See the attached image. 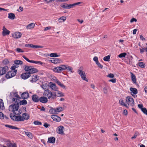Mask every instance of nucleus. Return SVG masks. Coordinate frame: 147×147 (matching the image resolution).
I'll return each mask as SVG.
<instances>
[{"mask_svg":"<svg viewBox=\"0 0 147 147\" xmlns=\"http://www.w3.org/2000/svg\"><path fill=\"white\" fill-rule=\"evenodd\" d=\"M82 3V2H80L74 3V6H76L77 5H78Z\"/></svg>","mask_w":147,"mask_h":147,"instance_id":"obj_62","label":"nucleus"},{"mask_svg":"<svg viewBox=\"0 0 147 147\" xmlns=\"http://www.w3.org/2000/svg\"><path fill=\"white\" fill-rule=\"evenodd\" d=\"M126 102L128 105L133 106L134 105V102L133 98L131 96H127L126 98Z\"/></svg>","mask_w":147,"mask_h":147,"instance_id":"obj_6","label":"nucleus"},{"mask_svg":"<svg viewBox=\"0 0 147 147\" xmlns=\"http://www.w3.org/2000/svg\"><path fill=\"white\" fill-rule=\"evenodd\" d=\"M25 134L27 135L29 138L30 139H32L33 138L32 134L29 132H25Z\"/></svg>","mask_w":147,"mask_h":147,"instance_id":"obj_35","label":"nucleus"},{"mask_svg":"<svg viewBox=\"0 0 147 147\" xmlns=\"http://www.w3.org/2000/svg\"><path fill=\"white\" fill-rule=\"evenodd\" d=\"M29 96V94L28 92H23L21 95L22 98L24 99L28 98Z\"/></svg>","mask_w":147,"mask_h":147,"instance_id":"obj_17","label":"nucleus"},{"mask_svg":"<svg viewBox=\"0 0 147 147\" xmlns=\"http://www.w3.org/2000/svg\"><path fill=\"white\" fill-rule=\"evenodd\" d=\"M27 101L25 99H24L22 100H21L20 102V105H25L27 104Z\"/></svg>","mask_w":147,"mask_h":147,"instance_id":"obj_36","label":"nucleus"},{"mask_svg":"<svg viewBox=\"0 0 147 147\" xmlns=\"http://www.w3.org/2000/svg\"><path fill=\"white\" fill-rule=\"evenodd\" d=\"M17 71L16 70H14L12 71L9 72L6 75V77L7 78H10L14 76L16 74Z\"/></svg>","mask_w":147,"mask_h":147,"instance_id":"obj_10","label":"nucleus"},{"mask_svg":"<svg viewBox=\"0 0 147 147\" xmlns=\"http://www.w3.org/2000/svg\"><path fill=\"white\" fill-rule=\"evenodd\" d=\"M35 26V24L34 23H32L28 24L26 26V28L27 29H31L33 28Z\"/></svg>","mask_w":147,"mask_h":147,"instance_id":"obj_25","label":"nucleus"},{"mask_svg":"<svg viewBox=\"0 0 147 147\" xmlns=\"http://www.w3.org/2000/svg\"><path fill=\"white\" fill-rule=\"evenodd\" d=\"M50 125L49 124H48V123H45L44 125H43V126L45 127L46 128H47L48 127H49V126H50Z\"/></svg>","mask_w":147,"mask_h":147,"instance_id":"obj_58","label":"nucleus"},{"mask_svg":"<svg viewBox=\"0 0 147 147\" xmlns=\"http://www.w3.org/2000/svg\"><path fill=\"white\" fill-rule=\"evenodd\" d=\"M51 27L50 26H48V27H46L44 29V31H47L48 30H50L51 29Z\"/></svg>","mask_w":147,"mask_h":147,"instance_id":"obj_59","label":"nucleus"},{"mask_svg":"<svg viewBox=\"0 0 147 147\" xmlns=\"http://www.w3.org/2000/svg\"><path fill=\"white\" fill-rule=\"evenodd\" d=\"M142 111L144 114L147 115V109L146 108H144V109H143Z\"/></svg>","mask_w":147,"mask_h":147,"instance_id":"obj_50","label":"nucleus"},{"mask_svg":"<svg viewBox=\"0 0 147 147\" xmlns=\"http://www.w3.org/2000/svg\"><path fill=\"white\" fill-rule=\"evenodd\" d=\"M55 139L54 137H51L48 139V142L54 144L55 143Z\"/></svg>","mask_w":147,"mask_h":147,"instance_id":"obj_20","label":"nucleus"},{"mask_svg":"<svg viewBox=\"0 0 147 147\" xmlns=\"http://www.w3.org/2000/svg\"><path fill=\"white\" fill-rule=\"evenodd\" d=\"M66 19V18L65 17L63 16L59 18L58 21L59 23H61L64 22Z\"/></svg>","mask_w":147,"mask_h":147,"instance_id":"obj_31","label":"nucleus"},{"mask_svg":"<svg viewBox=\"0 0 147 147\" xmlns=\"http://www.w3.org/2000/svg\"><path fill=\"white\" fill-rule=\"evenodd\" d=\"M109 81L112 82L113 83H115L116 82V79L115 78H113L109 80Z\"/></svg>","mask_w":147,"mask_h":147,"instance_id":"obj_55","label":"nucleus"},{"mask_svg":"<svg viewBox=\"0 0 147 147\" xmlns=\"http://www.w3.org/2000/svg\"><path fill=\"white\" fill-rule=\"evenodd\" d=\"M103 92H104V93L105 94H107V93H108L107 89L105 87V88H104Z\"/></svg>","mask_w":147,"mask_h":147,"instance_id":"obj_53","label":"nucleus"},{"mask_svg":"<svg viewBox=\"0 0 147 147\" xmlns=\"http://www.w3.org/2000/svg\"><path fill=\"white\" fill-rule=\"evenodd\" d=\"M138 107L141 109L142 111L143 109H144V108H143V105L142 104H139L138 105Z\"/></svg>","mask_w":147,"mask_h":147,"instance_id":"obj_56","label":"nucleus"},{"mask_svg":"<svg viewBox=\"0 0 147 147\" xmlns=\"http://www.w3.org/2000/svg\"><path fill=\"white\" fill-rule=\"evenodd\" d=\"M38 76L36 75H34L33 76L32 79L30 80V81L32 82H36L38 80Z\"/></svg>","mask_w":147,"mask_h":147,"instance_id":"obj_23","label":"nucleus"},{"mask_svg":"<svg viewBox=\"0 0 147 147\" xmlns=\"http://www.w3.org/2000/svg\"><path fill=\"white\" fill-rule=\"evenodd\" d=\"M50 61L54 64L59 63L62 62L61 59L57 58H52L50 60Z\"/></svg>","mask_w":147,"mask_h":147,"instance_id":"obj_9","label":"nucleus"},{"mask_svg":"<svg viewBox=\"0 0 147 147\" xmlns=\"http://www.w3.org/2000/svg\"><path fill=\"white\" fill-rule=\"evenodd\" d=\"M22 35L21 33L19 32H16L12 35L13 37L15 38H20Z\"/></svg>","mask_w":147,"mask_h":147,"instance_id":"obj_14","label":"nucleus"},{"mask_svg":"<svg viewBox=\"0 0 147 147\" xmlns=\"http://www.w3.org/2000/svg\"><path fill=\"white\" fill-rule=\"evenodd\" d=\"M67 5L68 4L67 3L61 4V7L65 9H67Z\"/></svg>","mask_w":147,"mask_h":147,"instance_id":"obj_43","label":"nucleus"},{"mask_svg":"<svg viewBox=\"0 0 147 147\" xmlns=\"http://www.w3.org/2000/svg\"><path fill=\"white\" fill-rule=\"evenodd\" d=\"M119 102L121 105L125 107L127 106V105L125 103L124 100H119Z\"/></svg>","mask_w":147,"mask_h":147,"instance_id":"obj_40","label":"nucleus"},{"mask_svg":"<svg viewBox=\"0 0 147 147\" xmlns=\"http://www.w3.org/2000/svg\"><path fill=\"white\" fill-rule=\"evenodd\" d=\"M47 85L46 84H42L41 86V87L43 89L45 90V89H46L47 87Z\"/></svg>","mask_w":147,"mask_h":147,"instance_id":"obj_52","label":"nucleus"},{"mask_svg":"<svg viewBox=\"0 0 147 147\" xmlns=\"http://www.w3.org/2000/svg\"><path fill=\"white\" fill-rule=\"evenodd\" d=\"M74 6V4H69L68 5H67V9H70L72 7H73Z\"/></svg>","mask_w":147,"mask_h":147,"instance_id":"obj_51","label":"nucleus"},{"mask_svg":"<svg viewBox=\"0 0 147 147\" xmlns=\"http://www.w3.org/2000/svg\"><path fill=\"white\" fill-rule=\"evenodd\" d=\"M73 68L70 66L64 65H61L60 66L55 67L53 69V71L56 72L60 73L63 71L67 70L72 73Z\"/></svg>","mask_w":147,"mask_h":147,"instance_id":"obj_2","label":"nucleus"},{"mask_svg":"<svg viewBox=\"0 0 147 147\" xmlns=\"http://www.w3.org/2000/svg\"><path fill=\"white\" fill-rule=\"evenodd\" d=\"M123 113L124 115H127V110L126 109L124 110L123 111Z\"/></svg>","mask_w":147,"mask_h":147,"instance_id":"obj_61","label":"nucleus"},{"mask_svg":"<svg viewBox=\"0 0 147 147\" xmlns=\"http://www.w3.org/2000/svg\"><path fill=\"white\" fill-rule=\"evenodd\" d=\"M57 96H64V94H63V93L62 92L59 91L58 92H57Z\"/></svg>","mask_w":147,"mask_h":147,"instance_id":"obj_44","label":"nucleus"},{"mask_svg":"<svg viewBox=\"0 0 147 147\" xmlns=\"http://www.w3.org/2000/svg\"><path fill=\"white\" fill-rule=\"evenodd\" d=\"M137 20L135 18H133L130 21V22L131 23H132V22H137Z\"/></svg>","mask_w":147,"mask_h":147,"instance_id":"obj_57","label":"nucleus"},{"mask_svg":"<svg viewBox=\"0 0 147 147\" xmlns=\"http://www.w3.org/2000/svg\"><path fill=\"white\" fill-rule=\"evenodd\" d=\"M10 117L11 119L13 120L16 121H22V116L20 115L16 116L12 113L10 114Z\"/></svg>","mask_w":147,"mask_h":147,"instance_id":"obj_5","label":"nucleus"},{"mask_svg":"<svg viewBox=\"0 0 147 147\" xmlns=\"http://www.w3.org/2000/svg\"><path fill=\"white\" fill-rule=\"evenodd\" d=\"M130 73L131 74V78L132 81L134 83L136 84V80L135 76L131 72H130Z\"/></svg>","mask_w":147,"mask_h":147,"instance_id":"obj_22","label":"nucleus"},{"mask_svg":"<svg viewBox=\"0 0 147 147\" xmlns=\"http://www.w3.org/2000/svg\"><path fill=\"white\" fill-rule=\"evenodd\" d=\"M4 106V103L3 100L1 99H0V109L2 106L3 107Z\"/></svg>","mask_w":147,"mask_h":147,"instance_id":"obj_47","label":"nucleus"},{"mask_svg":"<svg viewBox=\"0 0 147 147\" xmlns=\"http://www.w3.org/2000/svg\"><path fill=\"white\" fill-rule=\"evenodd\" d=\"M30 47L34 49H37L42 48L43 47L39 45H34L32 44H30Z\"/></svg>","mask_w":147,"mask_h":147,"instance_id":"obj_32","label":"nucleus"},{"mask_svg":"<svg viewBox=\"0 0 147 147\" xmlns=\"http://www.w3.org/2000/svg\"><path fill=\"white\" fill-rule=\"evenodd\" d=\"M34 124L36 125H42V123L41 122H40L38 121H35L34 122Z\"/></svg>","mask_w":147,"mask_h":147,"instance_id":"obj_46","label":"nucleus"},{"mask_svg":"<svg viewBox=\"0 0 147 147\" xmlns=\"http://www.w3.org/2000/svg\"><path fill=\"white\" fill-rule=\"evenodd\" d=\"M19 101L18 98H13L12 101L16 103L10 105L9 107V111L12 112L13 114L16 115H20L21 113V112L18 110L19 106L18 101Z\"/></svg>","mask_w":147,"mask_h":147,"instance_id":"obj_1","label":"nucleus"},{"mask_svg":"<svg viewBox=\"0 0 147 147\" xmlns=\"http://www.w3.org/2000/svg\"><path fill=\"white\" fill-rule=\"evenodd\" d=\"M30 118L29 115L26 113H24L22 114V121L24 120H28Z\"/></svg>","mask_w":147,"mask_h":147,"instance_id":"obj_18","label":"nucleus"},{"mask_svg":"<svg viewBox=\"0 0 147 147\" xmlns=\"http://www.w3.org/2000/svg\"><path fill=\"white\" fill-rule=\"evenodd\" d=\"M15 51H17L18 53H23L24 51H22V49L19 48H17L15 50Z\"/></svg>","mask_w":147,"mask_h":147,"instance_id":"obj_45","label":"nucleus"},{"mask_svg":"<svg viewBox=\"0 0 147 147\" xmlns=\"http://www.w3.org/2000/svg\"><path fill=\"white\" fill-rule=\"evenodd\" d=\"M110 57V56L109 55L103 58V60L105 61H109Z\"/></svg>","mask_w":147,"mask_h":147,"instance_id":"obj_38","label":"nucleus"},{"mask_svg":"<svg viewBox=\"0 0 147 147\" xmlns=\"http://www.w3.org/2000/svg\"><path fill=\"white\" fill-rule=\"evenodd\" d=\"M56 82L60 86L63 88V89H65L66 86H65L64 84L61 83L59 82L58 80H57L56 81Z\"/></svg>","mask_w":147,"mask_h":147,"instance_id":"obj_26","label":"nucleus"},{"mask_svg":"<svg viewBox=\"0 0 147 147\" xmlns=\"http://www.w3.org/2000/svg\"><path fill=\"white\" fill-rule=\"evenodd\" d=\"M22 57L27 61L30 63H32L36 64H39L40 65H42L43 64V63L40 61H36L34 60H30L24 55Z\"/></svg>","mask_w":147,"mask_h":147,"instance_id":"obj_8","label":"nucleus"},{"mask_svg":"<svg viewBox=\"0 0 147 147\" xmlns=\"http://www.w3.org/2000/svg\"><path fill=\"white\" fill-rule=\"evenodd\" d=\"M50 56L52 57H59V55H57L56 53H53L50 54Z\"/></svg>","mask_w":147,"mask_h":147,"instance_id":"obj_42","label":"nucleus"},{"mask_svg":"<svg viewBox=\"0 0 147 147\" xmlns=\"http://www.w3.org/2000/svg\"><path fill=\"white\" fill-rule=\"evenodd\" d=\"M39 97L36 94H34L32 95V101L35 102H37L39 100Z\"/></svg>","mask_w":147,"mask_h":147,"instance_id":"obj_11","label":"nucleus"},{"mask_svg":"<svg viewBox=\"0 0 147 147\" xmlns=\"http://www.w3.org/2000/svg\"><path fill=\"white\" fill-rule=\"evenodd\" d=\"M140 39L142 40H146L145 38H144L142 35H140Z\"/></svg>","mask_w":147,"mask_h":147,"instance_id":"obj_64","label":"nucleus"},{"mask_svg":"<svg viewBox=\"0 0 147 147\" xmlns=\"http://www.w3.org/2000/svg\"><path fill=\"white\" fill-rule=\"evenodd\" d=\"M39 101L42 103H46L48 101V98L44 96H42L40 98Z\"/></svg>","mask_w":147,"mask_h":147,"instance_id":"obj_16","label":"nucleus"},{"mask_svg":"<svg viewBox=\"0 0 147 147\" xmlns=\"http://www.w3.org/2000/svg\"><path fill=\"white\" fill-rule=\"evenodd\" d=\"M43 95L44 96L47 97L48 99H51L52 100L55 99L57 96L55 92L52 93L48 89L44 91Z\"/></svg>","mask_w":147,"mask_h":147,"instance_id":"obj_3","label":"nucleus"},{"mask_svg":"<svg viewBox=\"0 0 147 147\" xmlns=\"http://www.w3.org/2000/svg\"><path fill=\"white\" fill-rule=\"evenodd\" d=\"M130 91L134 94H136L138 93V90L136 88L131 87L130 88Z\"/></svg>","mask_w":147,"mask_h":147,"instance_id":"obj_27","label":"nucleus"},{"mask_svg":"<svg viewBox=\"0 0 147 147\" xmlns=\"http://www.w3.org/2000/svg\"><path fill=\"white\" fill-rule=\"evenodd\" d=\"M5 126L6 127H8L9 128L13 129H18L19 130L20 128H18L17 127H15L14 126L10 125H5Z\"/></svg>","mask_w":147,"mask_h":147,"instance_id":"obj_29","label":"nucleus"},{"mask_svg":"<svg viewBox=\"0 0 147 147\" xmlns=\"http://www.w3.org/2000/svg\"><path fill=\"white\" fill-rule=\"evenodd\" d=\"M139 66L141 68H144L145 67V63L143 62H139Z\"/></svg>","mask_w":147,"mask_h":147,"instance_id":"obj_39","label":"nucleus"},{"mask_svg":"<svg viewBox=\"0 0 147 147\" xmlns=\"http://www.w3.org/2000/svg\"><path fill=\"white\" fill-rule=\"evenodd\" d=\"M2 35L3 36H5L6 35H9L10 32V31L7 30L5 27L3 26V28Z\"/></svg>","mask_w":147,"mask_h":147,"instance_id":"obj_13","label":"nucleus"},{"mask_svg":"<svg viewBox=\"0 0 147 147\" xmlns=\"http://www.w3.org/2000/svg\"><path fill=\"white\" fill-rule=\"evenodd\" d=\"M30 76L31 75L30 73L28 72L22 74L21 76V77L22 79L25 80L29 78Z\"/></svg>","mask_w":147,"mask_h":147,"instance_id":"obj_12","label":"nucleus"},{"mask_svg":"<svg viewBox=\"0 0 147 147\" xmlns=\"http://www.w3.org/2000/svg\"><path fill=\"white\" fill-rule=\"evenodd\" d=\"M64 127L62 125H60L56 129V132L58 134L61 135H63L64 134Z\"/></svg>","mask_w":147,"mask_h":147,"instance_id":"obj_7","label":"nucleus"},{"mask_svg":"<svg viewBox=\"0 0 147 147\" xmlns=\"http://www.w3.org/2000/svg\"><path fill=\"white\" fill-rule=\"evenodd\" d=\"M127 54L125 53H121L118 55V57L120 58L122 57H125V56Z\"/></svg>","mask_w":147,"mask_h":147,"instance_id":"obj_41","label":"nucleus"},{"mask_svg":"<svg viewBox=\"0 0 147 147\" xmlns=\"http://www.w3.org/2000/svg\"><path fill=\"white\" fill-rule=\"evenodd\" d=\"M32 67V66H28L26 65H25L24 66V69L26 71H30Z\"/></svg>","mask_w":147,"mask_h":147,"instance_id":"obj_33","label":"nucleus"},{"mask_svg":"<svg viewBox=\"0 0 147 147\" xmlns=\"http://www.w3.org/2000/svg\"><path fill=\"white\" fill-rule=\"evenodd\" d=\"M16 16L13 13H11L8 14V18L11 20H13L15 18Z\"/></svg>","mask_w":147,"mask_h":147,"instance_id":"obj_28","label":"nucleus"},{"mask_svg":"<svg viewBox=\"0 0 147 147\" xmlns=\"http://www.w3.org/2000/svg\"><path fill=\"white\" fill-rule=\"evenodd\" d=\"M93 60L95 61L96 63L97 62H98V58L97 57L95 56L93 58Z\"/></svg>","mask_w":147,"mask_h":147,"instance_id":"obj_54","label":"nucleus"},{"mask_svg":"<svg viewBox=\"0 0 147 147\" xmlns=\"http://www.w3.org/2000/svg\"><path fill=\"white\" fill-rule=\"evenodd\" d=\"M23 63L22 61L21 60H16L14 61V65L16 66V67H19V65H22Z\"/></svg>","mask_w":147,"mask_h":147,"instance_id":"obj_19","label":"nucleus"},{"mask_svg":"<svg viewBox=\"0 0 147 147\" xmlns=\"http://www.w3.org/2000/svg\"><path fill=\"white\" fill-rule=\"evenodd\" d=\"M55 109L57 113L59 112L63 111L64 108L62 107H58L55 108Z\"/></svg>","mask_w":147,"mask_h":147,"instance_id":"obj_30","label":"nucleus"},{"mask_svg":"<svg viewBox=\"0 0 147 147\" xmlns=\"http://www.w3.org/2000/svg\"><path fill=\"white\" fill-rule=\"evenodd\" d=\"M107 76L108 77L111 78H114V74H109Z\"/></svg>","mask_w":147,"mask_h":147,"instance_id":"obj_49","label":"nucleus"},{"mask_svg":"<svg viewBox=\"0 0 147 147\" xmlns=\"http://www.w3.org/2000/svg\"><path fill=\"white\" fill-rule=\"evenodd\" d=\"M50 113L52 114H57L55 108H52L49 110Z\"/></svg>","mask_w":147,"mask_h":147,"instance_id":"obj_37","label":"nucleus"},{"mask_svg":"<svg viewBox=\"0 0 147 147\" xmlns=\"http://www.w3.org/2000/svg\"><path fill=\"white\" fill-rule=\"evenodd\" d=\"M50 87L51 88L52 90L54 91L57 90L58 88L56 86V85L52 82H50Z\"/></svg>","mask_w":147,"mask_h":147,"instance_id":"obj_21","label":"nucleus"},{"mask_svg":"<svg viewBox=\"0 0 147 147\" xmlns=\"http://www.w3.org/2000/svg\"><path fill=\"white\" fill-rule=\"evenodd\" d=\"M51 117L54 121L57 122H59L61 120L60 117L56 115H52Z\"/></svg>","mask_w":147,"mask_h":147,"instance_id":"obj_15","label":"nucleus"},{"mask_svg":"<svg viewBox=\"0 0 147 147\" xmlns=\"http://www.w3.org/2000/svg\"><path fill=\"white\" fill-rule=\"evenodd\" d=\"M96 64L98 65V67L100 68V69H102L103 68V66L101 65L99 62H97L96 63Z\"/></svg>","mask_w":147,"mask_h":147,"instance_id":"obj_48","label":"nucleus"},{"mask_svg":"<svg viewBox=\"0 0 147 147\" xmlns=\"http://www.w3.org/2000/svg\"><path fill=\"white\" fill-rule=\"evenodd\" d=\"M7 147L3 146V147H16V144L15 143H9L7 144Z\"/></svg>","mask_w":147,"mask_h":147,"instance_id":"obj_34","label":"nucleus"},{"mask_svg":"<svg viewBox=\"0 0 147 147\" xmlns=\"http://www.w3.org/2000/svg\"><path fill=\"white\" fill-rule=\"evenodd\" d=\"M4 117L3 114L2 112H0V118L1 119H3Z\"/></svg>","mask_w":147,"mask_h":147,"instance_id":"obj_60","label":"nucleus"},{"mask_svg":"<svg viewBox=\"0 0 147 147\" xmlns=\"http://www.w3.org/2000/svg\"><path fill=\"white\" fill-rule=\"evenodd\" d=\"M30 71L28 72L30 74H32L37 72L38 71V69L36 68H33L32 66V67Z\"/></svg>","mask_w":147,"mask_h":147,"instance_id":"obj_24","label":"nucleus"},{"mask_svg":"<svg viewBox=\"0 0 147 147\" xmlns=\"http://www.w3.org/2000/svg\"><path fill=\"white\" fill-rule=\"evenodd\" d=\"M83 67H80L79 69L78 70V73L80 76L81 78L83 80L88 82V80L86 78V75L85 72L83 71Z\"/></svg>","mask_w":147,"mask_h":147,"instance_id":"obj_4","label":"nucleus"},{"mask_svg":"<svg viewBox=\"0 0 147 147\" xmlns=\"http://www.w3.org/2000/svg\"><path fill=\"white\" fill-rule=\"evenodd\" d=\"M14 96L15 97L18 98H21L18 95L17 93H14Z\"/></svg>","mask_w":147,"mask_h":147,"instance_id":"obj_63","label":"nucleus"}]
</instances>
